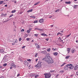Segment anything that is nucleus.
Returning <instances> with one entry per match:
<instances>
[{"mask_svg":"<svg viewBox=\"0 0 78 78\" xmlns=\"http://www.w3.org/2000/svg\"><path fill=\"white\" fill-rule=\"evenodd\" d=\"M43 60L46 61L48 64H53L54 63V60L50 58V56H48L45 57V58H43Z\"/></svg>","mask_w":78,"mask_h":78,"instance_id":"obj_1","label":"nucleus"},{"mask_svg":"<svg viewBox=\"0 0 78 78\" xmlns=\"http://www.w3.org/2000/svg\"><path fill=\"white\" fill-rule=\"evenodd\" d=\"M44 75L45 76V78H50L51 77V76L50 74L49 73H44Z\"/></svg>","mask_w":78,"mask_h":78,"instance_id":"obj_2","label":"nucleus"},{"mask_svg":"<svg viewBox=\"0 0 78 78\" xmlns=\"http://www.w3.org/2000/svg\"><path fill=\"white\" fill-rule=\"evenodd\" d=\"M41 62H39L38 64L35 66V67L40 68L41 67Z\"/></svg>","mask_w":78,"mask_h":78,"instance_id":"obj_3","label":"nucleus"},{"mask_svg":"<svg viewBox=\"0 0 78 78\" xmlns=\"http://www.w3.org/2000/svg\"><path fill=\"white\" fill-rule=\"evenodd\" d=\"M68 68L70 70H72V69H73V66L72 64H68Z\"/></svg>","mask_w":78,"mask_h":78,"instance_id":"obj_4","label":"nucleus"},{"mask_svg":"<svg viewBox=\"0 0 78 78\" xmlns=\"http://www.w3.org/2000/svg\"><path fill=\"white\" fill-rule=\"evenodd\" d=\"M39 22L41 23H43L44 22V20L43 19H41L39 20Z\"/></svg>","mask_w":78,"mask_h":78,"instance_id":"obj_5","label":"nucleus"},{"mask_svg":"<svg viewBox=\"0 0 78 78\" xmlns=\"http://www.w3.org/2000/svg\"><path fill=\"white\" fill-rule=\"evenodd\" d=\"M24 65L26 66H28V62H27L26 61H24Z\"/></svg>","mask_w":78,"mask_h":78,"instance_id":"obj_6","label":"nucleus"},{"mask_svg":"<svg viewBox=\"0 0 78 78\" xmlns=\"http://www.w3.org/2000/svg\"><path fill=\"white\" fill-rule=\"evenodd\" d=\"M65 70H68V69H69V66L68 65H66L65 66V68H64Z\"/></svg>","mask_w":78,"mask_h":78,"instance_id":"obj_7","label":"nucleus"},{"mask_svg":"<svg viewBox=\"0 0 78 78\" xmlns=\"http://www.w3.org/2000/svg\"><path fill=\"white\" fill-rule=\"evenodd\" d=\"M78 69V65H76V66H75L74 68V70H77Z\"/></svg>","mask_w":78,"mask_h":78,"instance_id":"obj_8","label":"nucleus"},{"mask_svg":"<svg viewBox=\"0 0 78 78\" xmlns=\"http://www.w3.org/2000/svg\"><path fill=\"white\" fill-rule=\"evenodd\" d=\"M41 53H42L43 54H44V55H46L47 54V51H42L41 52Z\"/></svg>","mask_w":78,"mask_h":78,"instance_id":"obj_9","label":"nucleus"},{"mask_svg":"<svg viewBox=\"0 0 78 78\" xmlns=\"http://www.w3.org/2000/svg\"><path fill=\"white\" fill-rule=\"evenodd\" d=\"M35 45L36 47L37 48H40V46H39V44H35Z\"/></svg>","mask_w":78,"mask_h":78,"instance_id":"obj_10","label":"nucleus"},{"mask_svg":"<svg viewBox=\"0 0 78 78\" xmlns=\"http://www.w3.org/2000/svg\"><path fill=\"white\" fill-rule=\"evenodd\" d=\"M11 66L12 67H15V68H16V65L15 64H12L11 65Z\"/></svg>","mask_w":78,"mask_h":78,"instance_id":"obj_11","label":"nucleus"},{"mask_svg":"<svg viewBox=\"0 0 78 78\" xmlns=\"http://www.w3.org/2000/svg\"><path fill=\"white\" fill-rule=\"evenodd\" d=\"M67 50L68 53H70V48H67Z\"/></svg>","mask_w":78,"mask_h":78,"instance_id":"obj_12","label":"nucleus"},{"mask_svg":"<svg viewBox=\"0 0 78 78\" xmlns=\"http://www.w3.org/2000/svg\"><path fill=\"white\" fill-rule=\"evenodd\" d=\"M58 53L56 52L53 53V55H54V56H57L58 55Z\"/></svg>","mask_w":78,"mask_h":78,"instance_id":"obj_13","label":"nucleus"},{"mask_svg":"<svg viewBox=\"0 0 78 78\" xmlns=\"http://www.w3.org/2000/svg\"><path fill=\"white\" fill-rule=\"evenodd\" d=\"M41 36H48V35L46 34H41Z\"/></svg>","mask_w":78,"mask_h":78,"instance_id":"obj_14","label":"nucleus"},{"mask_svg":"<svg viewBox=\"0 0 78 78\" xmlns=\"http://www.w3.org/2000/svg\"><path fill=\"white\" fill-rule=\"evenodd\" d=\"M33 11V9H30L27 11V12H31Z\"/></svg>","mask_w":78,"mask_h":78,"instance_id":"obj_15","label":"nucleus"},{"mask_svg":"<svg viewBox=\"0 0 78 78\" xmlns=\"http://www.w3.org/2000/svg\"><path fill=\"white\" fill-rule=\"evenodd\" d=\"M65 3H66V4H70V3H71V2H66Z\"/></svg>","mask_w":78,"mask_h":78,"instance_id":"obj_16","label":"nucleus"},{"mask_svg":"<svg viewBox=\"0 0 78 78\" xmlns=\"http://www.w3.org/2000/svg\"><path fill=\"white\" fill-rule=\"evenodd\" d=\"M71 35V34H70L69 35L66 36V38L69 37H70V36Z\"/></svg>","mask_w":78,"mask_h":78,"instance_id":"obj_17","label":"nucleus"},{"mask_svg":"<svg viewBox=\"0 0 78 78\" xmlns=\"http://www.w3.org/2000/svg\"><path fill=\"white\" fill-rule=\"evenodd\" d=\"M30 17L31 18H33V19H35V18H36V17L34 16H30Z\"/></svg>","mask_w":78,"mask_h":78,"instance_id":"obj_18","label":"nucleus"},{"mask_svg":"<svg viewBox=\"0 0 78 78\" xmlns=\"http://www.w3.org/2000/svg\"><path fill=\"white\" fill-rule=\"evenodd\" d=\"M77 6H78V5H75L74 6V8H75V9H76L77 8Z\"/></svg>","mask_w":78,"mask_h":78,"instance_id":"obj_19","label":"nucleus"},{"mask_svg":"<svg viewBox=\"0 0 78 78\" xmlns=\"http://www.w3.org/2000/svg\"><path fill=\"white\" fill-rule=\"evenodd\" d=\"M0 52L1 53H3V52H4V51L3 49H1L0 50Z\"/></svg>","mask_w":78,"mask_h":78,"instance_id":"obj_20","label":"nucleus"},{"mask_svg":"<svg viewBox=\"0 0 78 78\" xmlns=\"http://www.w3.org/2000/svg\"><path fill=\"white\" fill-rule=\"evenodd\" d=\"M39 3H40V2H36V3L34 4V5H37L38 4H39Z\"/></svg>","mask_w":78,"mask_h":78,"instance_id":"obj_21","label":"nucleus"},{"mask_svg":"<svg viewBox=\"0 0 78 78\" xmlns=\"http://www.w3.org/2000/svg\"><path fill=\"white\" fill-rule=\"evenodd\" d=\"M59 41L60 42H62V43H63V44L64 43V42H63V40L61 39H60V40H59Z\"/></svg>","mask_w":78,"mask_h":78,"instance_id":"obj_22","label":"nucleus"},{"mask_svg":"<svg viewBox=\"0 0 78 78\" xmlns=\"http://www.w3.org/2000/svg\"><path fill=\"white\" fill-rule=\"evenodd\" d=\"M16 10H14L12 11L11 12L12 13H14V12H16Z\"/></svg>","mask_w":78,"mask_h":78,"instance_id":"obj_23","label":"nucleus"},{"mask_svg":"<svg viewBox=\"0 0 78 78\" xmlns=\"http://www.w3.org/2000/svg\"><path fill=\"white\" fill-rule=\"evenodd\" d=\"M38 30L39 31H44V29H38Z\"/></svg>","mask_w":78,"mask_h":78,"instance_id":"obj_24","label":"nucleus"},{"mask_svg":"<svg viewBox=\"0 0 78 78\" xmlns=\"http://www.w3.org/2000/svg\"><path fill=\"white\" fill-rule=\"evenodd\" d=\"M75 51V49H74L72 51V53H73Z\"/></svg>","mask_w":78,"mask_h":78,"instance_id":"obj_25","label":"nucleus"},{"mask_svg":"<svg viewBox=\"0 0 78 78\" xmlns=\"http://www.w3.org/2000/svg\"><path fill=\"white\" fill-rule=\"evenodd\" d=\"M6 66H7V64L6 63H4L3 65V66L4 67H6Z\"/></svg>","mask_w":78,"mask_h":78,"instance_id":"obj_26","label":"nucleus"},{"mask_svg":"<svg viewBox=\"0 0 78 78\" xmlns=\"http://www.w3.org/2000/svg\"><path fill=\"white\" fill-rule=\"evenodd\" d=\"M52 50H53V51H55V50H57V49L56 48H52Z\"/></svg>","mask_w":78,"mask_h":78,"instance_id":"obj_27","label":"nucleus"},{"mask_svg":"<svg viewBox=\"0 0 78 78\" xmlns=\"http://www.w3.org/2000/svg\"><path fill=\"white\" fill-rule=\"evenodd\" d=\"M3 3V1H0V5H1L2 3Z\"/></svg>","mask_w":78,"mask_h":78,"instance_id":"obj_28","label":"nucleus"},{"mask_svg":"<svg viewBox=\"0 0 78 78\" xmlns=\"http://www.w3.org/2000/svg\"><path fill=\"white\" fill-rule=\"evenodd\" d=\"M37 20H35L34 21V23H37Z\"/></svg>","mask_w":78,"mask_h":78,"instance_id":"obj_29","label":"nucleus"},{"mask_svg":"<svg viewBox=\"0 0 78 78\" xmlns=\"http://www.w3.org/2000/svg\"><path fill=\"white\" fill-rule=\"evenodd\" d=\"M37 77H39V75L36 76L35 77V78H37Z\"/></svg>","mask_w":78,"mask_h":78,"instance_id":"obj_30","label":"nucleus"},{"mask_svg":"<svg viewBox=\"0 0 78 78\" xmlns=\"http://www.w3.org/2000/svg\"><path fill=\"white\" fill-rule=\"evenodd\" d=\"M70 57V56H66V59H69V58Z\"/></svg>","mask_w":78,"mask_h":78,"instance_id":"obj_31","label":"nucleus"},{"mask_svg":"<svg viewBox=\"0 0 78 78\" xmlns=\"http://www.w3.org/2000/svg\"><path fill=\"white\" fill-rule=\"evenodd\" d=\"M38 53H36L35 54V57H37V55H38Z\"/></svg>","mask_w":78,"mask_h":78,"instance_id":"obj_32","label":"nucleus"},{"mask_svg":"<svg viewBox=\"0 0 78 78\" xmlns=\"http://www.w3.org/2000/svg\"><path fill=\"white\" fill-rule=\"evenodd\" d=\"M14 16V15L12 14L9 16V17H12V16Z\"/></svg>","mask_w":78,"mask_h":78,"instance_id":"obj_33","label":"nucleus"},{"mask_svg":"<svg viewBox=\"0 0 78 78\" xmlns=\"http://www.w3.org/2000/svg\"><path fill=\"white\" fill-rule=\"evenodd\" d=\"M27 33H30V30H27Z\"/></svg>","mask_w":78,"mask_h":78,"instance_id":"obj_34","label":"nucleus"},{"mask_svg":"<svg viewBox=\"0 0 78 78\" xmlns=\"http://www.w3.org/2000/svg\"><path fill=\"white\" fill-rule=\"evenodd\" d=\"M61 34V33L60 32H58L57 34V36H58V35H59V34Z\"/></svg>","mask_w":78,"mask_h":78,"instance_id":"obj_35","label":"nucleus"},{"mask_svg":"<svg viewBox=\"0 0 78 78\" xmlns=\"http://www.w3.org/2000/svg\"><path fill=\"white\" fill-rule=\"evenodd\" d=\"M47 51H50V48H49L47 50Z\"/></svg>","mask_w":78,"mask_h":78,"instance_id":"obj_36","label":"nucleus"},{"mask_svg":"<svg viewBox=\"0 0 78 78\" xmlns=\"http://www.w3.org/2000/svg\"><path fill=\"white\" fill-rule=\"evenodd\" d=\"M60 73H63L64 72V71H59Z\"/></svg>","mask_w":78,"mask_h":78,"instance_id":"obj_37","label":"nucleus"},{"mask_svg":"<svg viewBox=\"0 0 78 78\" xmlns=\"http://www.w3.org/2000/svg\"><path fill=\"white\" fill-rule=\"evenodd\" d=\"M17 77H18V76H20V74H19V73L17 75Z\"/></svg>","mask_w":78,"mask_h":78,"instance_id":"obj_38","label":"nucleus"},{"mask_svg":"<svg viewBox=\"0 0 78 78\" xmlns=\"http://www.w3.org/2000/svg\"><path fill=\"white\" fill-rule=\"evenodd\" d=\"M34 35L35 36H36V37H37V36H38V34H35Z\"/></svg>","mask_w":78,"mask_h":78,"instance_id":"obj_39","label":"nucleus"},{"mask_svg":"<svg viewBox=\"0 0 78 78\" xmlns=\"http://www.w3.org/2000/svg\"><path fill=\"white\" fill-rule=\"evenodd\" d=\"M31 65H29V66L28 68L29 69H31Z\"/></svg>","mask_w":78,"mask_h":78,"instance_id":"obj_40","label":"nucleus"},{"mask_svg":"<svg viewBox=\"0 0 78 78\" xmlns=\"http://www.w3.org/2000/svg\"><path fill=\"white\" fill-rule=\"evenodd\" d=\"M66 64V63H64L63 64H62L61 65V67H62V66H64V64Z\"/></svg>","mask_w":78,"mask_h":78,"instance_id":"obj_41","label":"nucleus"},{"mask_svg":"<svg viewBox=\"0 0 78 78\" xmlns=\"http://www.w3.org/2000/svg\"><path fill=\"white\" fill-rule=\"evenodd\" d=\"M26 40L27 41H28V40H30V38H27L26 39Z\"/></svg>","mask_w":78,"mask_h":78,"instance_id":"obj_42","label":"nucleus"},{"mask_svg":"<svg viewBox=\"0 0 78 78\" xmlns=\"http://www.w3.org/2000/svg\"><path fill=\"white\" fill-rule=\"evenodd\" d=\"M59 9H58V10H56L55 11V12H58V11H59Z\"/></svg>","mask_w":78,"mask_h":78,"instance_id":"obj_43","label":"nucleus"},{"mask_svg":"<svg viewBox=\"0 0 78 78\" xmlns=\"http://www.w3.org/2000/svg\"><path fill=\"white\" fill-rule=\"evenodd\" d=\"M50 72L51 73H53V72H55V71H54V70H52V71H51Z\"/></svg>","mask_w":78,"mask_h":78,"instance_id":"obj_44","label":"nucleus"},{"mask_svg":"<svg viewBox=\"0 0 78 78\" xmlns=\"http://www.w3.org/2000/svg\"><path fill=\"white\" fill-rule=\"evenodd\" d=\"M27 61H29V62H31V59H27Z\"/></svg>","mask_w":78,"mask_h":78,"instance_id":"obj_45","label":"nucleus"},{"mask_svg":"<svg viewBox=\"0 0 78 78\" xmlns=\"http://www.w3.org/2000/svg\"><path fill=\"white\" fill-rule=\"evenodd\" d=\"M23 31H24V29H23L21 30V32H23Z\"/></svg>","mask_w":78,"mask_h":78,"instance_id":"obj_46","label":"nucleus"},{"mask_svg":"<svg viewBox=\"0 0 78 78\" xmlns=\"http://www.w3.org/2000/svg\"><path fill=\"white\" fill-rule=\"evenodd\" d=\"M48 39H49L48 38L45 39V40H46V41H48Z\"/></svg>","mask_w":78,"mask_h":78,"instance_id":"obj_47","label":"nucleus"},{"mask_svg":"<svg viewBox=\"0 0 78 78\" xmlns=\"http://www.w3.org/2000/svg\"><path fill=\"white\" fill-rule=\"evenodd\" d=\"M23 13V12H20V14H22Z\"/></svg>","mask_w":78,"mask_h":78,"instance_id":"obj_48","label":"nucleus"},{"mask_svg":"<svg viewBox=\"0 0 78 78\" xmlns=\"http://www.w3.org/2000/svg\"><path fill=\"white\" fill-rule=\"evenodd\" d=\"M21 40H22V38H20L19 39V41H21Z\"/></svg>","mask_w":78,"mask_h":78,"instance_id":"obj_49","label":"nucleus"},{"mask_svg":"<svg viewBox=\"0 0 78 78\" xmlns=\"http://www.w3.org/2000/svg\"><path fill=\"white\" fill-rule=\"evenodd\" d=\"M25 46H23L22 47V48H25Z\"/></svg>","mask_w":78,"mask_h":78,"instance_id":"obj_50","label":"nucleus"},{"mask_svg":"<svg viewBox=\"0 0 78 78\" xmlns=\"http://www.w3.org/2000/svg\"><path fill=\"white\" fill-rule=\"evenodd\" d=\"M4 16H7V14L6 13H5V14L4 15Z\"/></svg>","mask_w":78,"mask_h":78,"instance_id":"obj_51","label":"nucleus"},{"mask_svg":"<svg viewBox=\"0 0 78 78\" xmlns=\"http://www.w3.org/2000/svg\"><path fill=\"white\" fill-rule=\"evenodd\" d=\"M31 30H32V29L30 28L29 29V30L30 31H31Z\"/></svg>","mask_w":78,"mask_h":78,"instance_id":"obj_52","label":"nucleus"},{"mask_svg":"<svg viewBox=\"0 0 78 78\" xmlns=\"http://www.w3.org/2000/svg\"><path fill=\"white\" fill-rule=\"evenodd\" d=\"M60 36H62V35H63V34L61 33H60Z\"/></svg>","mask_w":78,"mask_h":78,"instance_id":"obj_53","label":"nucleus"},{"mask_svg":"<svg viewBox=\"0 0 78 78\" xmlns=\"http://www.w3.org/2000/svg\"><path fill=\"white\" fill-rule=\"evenodd\" d=\"M14 2V3H16L17 2H16V1H13Z\"/></svg>","mask_w":78,"mask_h":78,"instance_id":"obj_54","label":"nucleus"},{"mask_svg":"<svg viewBox=\"0 0 78 78\" xmlns=\"http://www.w3.org/2000/svg\"><path fill=\"white\" fill-rule=\"evenodd\" d=\"M76 75H78V72H76Z\"/></svg>","mask_w":78,"mask_h":78,"instance_id":"obj_55","label":"nucleus"},{"mask_svg":"<svg viewBox=\"0 0 78 78\" xmlns=\"http://www.w3.org/2000/svg\"><path fill=\"white\" fill-rule=\"evenodd\" d=\"M1 16H4V14H3V13H2L1 14Z\"/></svg>","mask_w":78,"mask_h":78,"instance_id":"obj_56","label":"nucleus"},{"mask_svg":"<svg viewBox=\"0 0 78 78\" xmlns=\"http://www.w3.org/2000/svg\"><path fill=\"white\" fill-rule=\"evenodd\" d=\"M60 32H61V33H63V32H64V30H62V31H61Z\"/></svg>","mask_w":78,"mask_h":78,"instance_id":"obj_57","label":"nucleus"},{"mask_svg":"<svg viewBox=\"0 0 78 78\" xmlns=\"http://www.w3.org/2000/svg\"><path fill=\"white\" fill-rule=\"evenodd\" d=\"M15 42L17 43V39L16 40H15Z\"/></svg>","mask_w":78,"mask_h":78,"instance_id":"obj_58","label":"nucleus"},{"mask_svg":"<svg viewBox=\"0 0 78 78\" xmlns=\"http://www.w3.org/2000/svg\"><path fill=\"white\" fill-rule=\"evenodd\" d=\"M0 78H4V77L2 76L0 77Z\"/></svg>","mask_w":78,"mask_h":78,"instance_id":"obj_59","label":"nucleus"},{"mask_svg":"<svg viewBox=\"0 0 78 78\" xmlns=\"http://www.w3.org/2000/svg\"><path fill=\"white\" fill-rule=\"evenodd\" d=\"M5 7H7V6H8V5H5Z\"/></svg>","mask_w":78,"mask_h":78,"instance_id":"obj_60","label":"nucleus"},{"mask_svg":"<svg viewBox=\"0 0 78 78\" xmlns=\"http://www.w3.org/2000/svg\"><path fill=\"white\" fill-rule=\"evenodd\" d=\"M38 29H38V28H36L35 29V30H38Z\"/></svg>","mask_w":78,"mask_h":78,"instance_id":"obj_61","label":"nucleus"},{"mask_svg":"<svg viewBox=\"0 0 78 78\" xmlns=\"http://www.w3.org/2000/svg\"><path fill=\"white\" fill-rule=\"evenodd\" d=\"M38 60V59H37L36 60V62H37V60Z\"/></svg>","mask_w":78,"mask_h":78,"instance_id":"obj_62","label":"nucleus"},{"mask_svg":"<svg viewBox=\"0 0 78 78\" xmlns=\"http://www.w3.org/2000/svg\"><path fill=\"white\" fill-rule=\"evenodd\" d=\"M76 43H78V41H76Z\"/></svg>","mask_w":78,"mask_h":78,"instance_id":"obj_63","label":"nucleus"},{"mask_svg":"<svg viewBox=\"0 0 78 78\" xmlns=\"http://www.w3.org/2000/svg\"><path fill=\"white\" fill-rule=\"evenodd\" d=\"M52 17V16H50L49 17V19H51V17Z\"/></svg>","mask_w":78,"mask_h":78,"instance_id":"obj_64","label":"nucleus"}]
</instances>
